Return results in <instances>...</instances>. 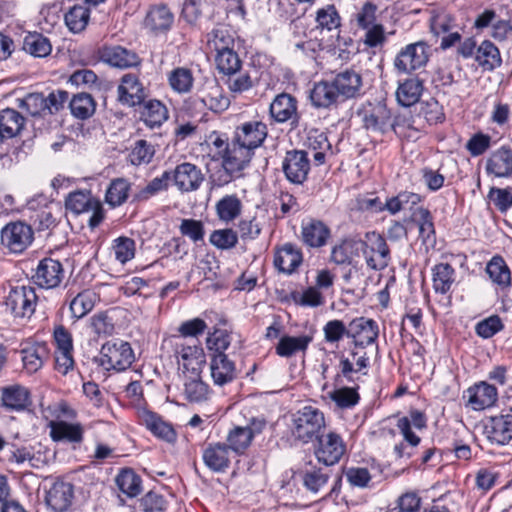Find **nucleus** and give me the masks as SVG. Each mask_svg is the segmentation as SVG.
Instances as JSON below:
<instances>
[{
    "instance_id": "1",
    "label": "nucleus",
    "mask_w": 512,
    "mask_h": 512,
    "mask_svg": "<svg viewBox=\"0 0 512 512\" xmlns=\"http://www.w3.org/2000/svg\"><path fill=\"white\" fill-rule=\"evenodd\" d=\"M359 115L363 127L373 133L385 134L393 130L398 136H405L403 133L404 124L399 118L392 120V115L387 106L382 102L368 103L360 111Z\"/></svg>"
},
{
    "instance_id": "2",
    "label": "nucleus",
    "mask_w": 512,
    "mask_h": 512,
    "mask_svg": "<svg viewBox=\"0 0 512 512\" xmlns=\"http://www.w3.org/2000/svg\"><path fill=\"white\" fill-rule=\"evenodd\" d=\"M173 351L182 375L201 374L205 355L196 339L173 338Z\"/></svg>"
},
{
    "instance_id": "3",
    "label": "nucleus",
    "mask_w": 512,
    "mask_h": 512,
    "mask_svg": "<svg viewBox=\"0 0 512 512\" xmlns=\"http://www.w3.org/2000/svg\"><path fill=\"white\" fill-rule=\"evenodd\" d=\"M324 427V414L316 407L304 406L292 415V434L304 443L317 438Z\"/></svg>"
},
{
    "instance_id": "4",
    "label": "nucleus",
    "mask_w": 512,
    "mask_h": 512,
    "mask_svg": "<svg viewBox=\"0 0 512 512\" xmlns=\"http://www.w3.org/2000/svg\"><path fill=\"white\" fill-rule=\"evenodd\" d=\"M134 352L128 342L108 341L102 345L99 365L105 370L124 371L134 362Z\"/></svg>"
},
{
    "instance_id": "5",
    "label": "nucleus",
    "mask_w": 512,
    "mask_h": 512,
    "mask_svg": "<svg viewBox=\"0 0 512 512\" xmlns=\"http://www.w3.org/2000/svg\"><path fill=\"white\" fill-rule=\"evenodd\" d=\"M430 57V47L424 41L410 43L396 55L393 65L401 74H411L424 68Z\"/></svg>"
},
{
    "instance_id": "6",
    "label": "nucleus",
    "mask_w": 512,
    "mask_h": 512,
    "mask_svg": "<svg viewBox=\"0 0 512 512\" xmlns=\"http://www.w3.org/2000/svg\"><path fill=\"white\" fill-rule=\"evenodd\" d=\"M367 266L373 270H383L390 262V250L385 239L376 232H369L360 242Z\"/></svg>"
},
{
    "instance_id": "7",
    "label": "nucleus",
    "mask_w": 512,
    "mask_h": 512,
    "mask_svg": "<svg viewBox=\"0 0 512 512\" xmlns=\"http://www.w3.org/2000/svg\"><path fill=\"white\" fill-rule=\"evenodd\" d=\"M38 296L31 286H18L10 290L6 306L15 317L30 318L36 309Z\"/></svg>"
},
{
    "instance_id": "8",
    "label": "nucleus",
    "mask_w": 512,
    "mask_h": 512,
    "mask_svg": "<svg viewBox=\"0 0 512 512\" xmlns=\"http://www.w3.org/2000/svg\"><path fill=\"white\" fill-rule=\"evenodd\" d=\"M33 234L26 223L10 222L1 230V244L12 253H21L32 243Z\"/></svg>"
},
{
    "instance_id": "9",
    "label": "nucleus",
    "mask_w": 512,
    "mask_h": 512,
    "mask_svg": "<svg viewBox=\"0 0 512 512\" xmlns=\"http://www.w3.org/2000/svg\"><path fill=\"white\" fill-rule=\"evenodd\" d=\"M317 439L318 443L315 448V455L319 462L327 466L338 463L346 453L345 442L342 437L335 432L318 436Z\"/></svg>"
},
{
    "instance_id": "10",
    "label": "nucleus",
    "mask_w": 512,
    "mask_h": 512,
    "mask_svg": "<svg viewBox=\"0 0 512 512\" xmlns=\"http://www.w3.org/2000/svg\"><path fill=\"white\" fill-rule=\"evenodd\" d=\"M171 181H173L180 192H193L202 185L204 174L195 164L183 162L178 164L171 172Z\"/></svg>"
},
{
    "instance_id": "11",
    "label": "nucleus",
    "mask_w": 512,
    "mask_h": 512,
    "mask_svg": "<svg viewBox=\"0 0 512 512\" xmlns=\"http://www.w3.org/2000/svg\"><path fill=\"white\" fill-rule=\"evenodd\" d=\"M64 277L65 271L60 261L44 258L38 263L33 280L40 288L54 289L59 287Z\"/></svg>"
},
{
    "instance_id": "12",
    "label": "nucleus",
    "mask_w": 512,
    "mask_h": 512,
    "mask_svg": "<svg viewBox=\"0 0 512 512\" xmlns=\"http://www.w3.org/2000/svg\"><path fill=\"white\" fill-rule=\"evenodd\" d=\"M467 406L482 411L495 406L498 401L497 388L485 381L475 383L466 390Z\"/></svg>"
},
{
    "instance_id": "13",
    "label": "nucleus",
    "mask_w": 512,
    "mask_h": 512,
    "mask_svg": "<svg viewBox=\"0 0 512 512\" xmlns=\"http://www.w3.org/2000/svg\"><path fill=\"white\" fill-rule=\"evenodd\" d=\"M286 178L294 184H302L308 176L310 162L307 152L292 150L286 153L282 165Z\"/></svg>"
},
{
    "instance_id": "14",
    "label": "nucleus",
    "mask_w": 512,
    "mask_h": 512,
    "mask_svg": "<svg viewBox=\"0 0 512 512\" xmlns=\"http://www.w3.org/2000/svg\"><path fill=\"white\" fill-rule=\"evenodd\" d=\"M146 97V89L137 75L128 73L121 78L118 86V99L122 104L130 107L141 105Z\"/></svg>"
},
{
    "instance_id": "15",
    "label": "nucleus",
    "mask_w": 512,
    "mask_h": 512,
    "mask_svg": "<svg viewBox=\"0 0 512 512\" xmlns=\"http://www.w3.org/2000/svg\"><path fill=\"white\" fill-rule=\"evenodd\" d=\"M174 24V14L164 4L150 7L144 19V27L154 36L167 34Z\"/></svg>"
},
{
    "instance_id": "16",
    "label": "nucleus",
    "mask_w": 512,
    "mask_h": 512,
    "mask_svg": "<svg viewBox=\"0 0 512 512\" xmlns=\"http://www.w3.org/2000/svg\"><path fill=\"white\" fill-rule=\"evenodd\" d=\"M297 100L288 93L277 95L269 106V114L277 123L291 121V124L297 125L299 115L297 111Z\"/></svg>"
},
{
    "instance_id": "17",
    "label": "nucleus",
    "mask_w": 512,
    "mask_h": 512,
    "mask_svg": "<svg viewBox=\"0 0 512 512\" xmlns=\"http://www.w3.org/2000/svg\"><path fill=\"white\" fill-rule=\"evenodd\" d=\"M99 55L104 63L120 69L135 67L141 63L137 53L119 45L104 46Z\"/></svg>"
},
{
    "instance_id": "18",
    "label": "nucleus",
    "mask_w": 512,
    "mask_h": 512,
    "mask_svg": "<svg viewBox=\"0 0 512 512\" xmlns=\"http://www.w3.org/2000/svg\"><path fill=\"white\" fill-rule=\"evenodd\" d=\"M268 134L267 125L262 121H249L236 127L234 138L243 146L254 151L262 145Z\"/></svg>"
},
{
    "instance_id": "19",
    "label": "nucleus",
    "mask_w": 512,
    "mask_h": 512,
    "mask_svg": "<svg viewBox=\"0 0 512 512\" xmlns=\"http://www.w3.org/2000/svg\"><path fill=\"white\" fill-rule=\"evenodd\" d=\"M485 170L488 175L496 178L512 176V148L503 145L494 150L486 160Z\"/></svg>"
},
{
    "instance_id": "20",
    "label": "nucleus",
    "mask_w": 512,
    "mask_h": 512,
    "mask_svg": "<svg viewBox=\"0 0 512 512\" xmlns=\"http://www.w3.org/2000/svg\"><path fill=\"white\" fill-rule=\"evenodd\" d=\"M379 329L373 319L358 317L348 325V338H352L356 345L365 347L376 341Z\"/></svg>"
},
{
    "instance_id": "21",
    "label": "nucleus",
    "mask_w": 512,
    "mask_h": 512,
    "mask_svg": "<svg viewBox=\"0 0 512 512\" xmlns=\"http://www.w3.org/2000/svg\"><path fill=\"white\" fill-rule=\"evenodd\" d=\"M202 459L211 471L222 473L230 466L231 451L225 443H210L203 450Z\"/></svg>"
},
{
    "instance_id": "22",
    "label": "nucleus",
    "mask_w": 512,
    "mask_h": 512,
    "mask_svg": "<svg viewBox=\"0 0 512 512\" xmlns=\"http://www.w3.org/2000/svg\"><path fill=\"white\" fill-rule=\"evenodd\" d=\"M139 420L155 437L168 443L176 441L177 434L174 428L171 424L164 421L160 415L143 409L139 411Z\"/></svg>"
},
{
    "instance_id": "23",
    "label": "nucleus",
    "mask_w": 512,
    "mask_h": 512,
    "mask_svg": "<svg viewBox=\"0 0 512 512\" xmlns=\"http://www.w3.org/2000/svg\"><path fill=\"white\" fill-rule=\"evenodd\" d=\"M485 432L491 443L508 444L512 439V415L491 417L485 425Z\"/></svg>"
},
{
    "instance_id": "24",
    "label": "nucleus",
    "mask_w": 512,
    "mask_h": 512,
    "mask_svg": "<svg viewBox=\"0 0 512 512\" xmlns=\"http://www.w3.org/2000/svg\"><path fill=\"white\" fill-rule=\"evenodd\" d=\"M253 150L243 146L235 138L225 148L223 162L226 170L230 172H238L245 168L250 162Z\"/></svg>"
},
{
    "instance_id": "25",
    "label": "nucleus",
    "mask_w": 512,
    "mask_h": 512,
    "mask_svg": "<svg viewBox=\"0 0 512 512\" xmlns=\"http://www.w3.org/2000/svg\"><path fill=\"white\" fill-rule=\"evenodd\" d=\"M74 497L73 485L64 481H56L46 494V503L56 512L66 511Z\"/></svg>"
},
{
    "instance_id": "26",
    "label": "nucleus",
    "mask_w": 512,
    "mask_h": 512,
    "mask_svg": "<svg viewBox=\"0 0 512 512\" xmlns=\"http://www.w3.org/2000/svg\"><path fill=\"white\" fill-rule=\"evenodd\" d=\"M1 401L3 407L9 411H23L31 404L30 391L19 384L4 387Z\"/></svg>"
},
{
    "instance_id": "27",
    "label": "nucleus",
    "mask_w": 512,
    "mask_h": 512,
    "mask_svg": "<svg viewBox=\"0 0 512 512\" xmlns=\"http://www.w3.org/2000/svg\"><path fill=\"white\" fill-rule=\"evenodd\" d=\"M310 99L313 106L317 108H329L343 101L334 80L332 82L320 81L316 83L311 90Z\"/></svg>"
},
{
    "instance_id": "28",
    "label": "nucleus",
    "mask_w": 512,
    "mask_h": 512,
    "mask_svg": "<svg viewBox=\"0 0 512 512\" xmlns=\"http://www.w3.org/2000/svg\"><path fill=\"white\" fill-rule=\"evenodd\" d=\"M199 97L201 103L214 113H222L230 106L229 98L215 81L207 83Z\"/></svg>"
},
{
    "instance_id": "29",
    "label": "nucleus",
    "mask_w": 512,
    "mask_h": 512,
    "mask_svg": "<svg viewBox=\"0 0 512 512\" xmlns=\"http://www.w3.org/2000/svg\"><path fill=\"white\" fill-rule=\"evenodd\" d=\"M303 255L301 250L292 243L284 244L275 254V267L285 273H293L302 263Z\"/></svg>"
},
{
    "instance_id": "30",
    "label": "nucleus",
    "mask_w": 512,
    "mask_h": 512,
    "mask_svg": "<svg viewBox=\"0 0 512 512\" xmlns=\"http://www.w3.org/2000/svg\"><path fill=\"white\" fill-rule=\"evenodd\" d=\"M210 372L213 382L219 386L231 382L236 376L235 364L225 353L213 354L210 360Z\"/></svg>"
},
{
    "instance_id": "31",
    "label": "nucleus",
    "mask_w": 512,
    "mask_h": 512,
    "mask_svg": "<svg viewBox=\"0 0 512 512\" xmlns=\"http://www.w3.org/2000/svg\"><path fill=\"white\" fill-rule=\"evenodd\" d=\"M396 426L407 444L416 447L420 443V437L412 431V427L423 429L426 426V417L422 412L413 410L410 412L409 417L398 418Z\"/></svg>"
},
{
    "instance_id": "32",
    "label": "nucleus",
    "mask_w": 512,
    "mask_h": 512,
    "mask_svg": "<svg viewBox=\"0 0 512 512\" xmlns=\"http://www.w3.org/2000/svg\"><path fill=\"white\" fill-rule=\"evenodd\" d=\"M301 236L307 246L319 248L327 243L330 229L322 221L312 219L302 224Z\"/></svg>"
},
{
    "instance_id": "33",
    "label": "nucleus",
    "mask_w": 512,
    "mask_h": 512,
    "mask_svg": "<svg viewBox=\"0 0 512 512\" xmlns=\"http://www.w3.org/2000/svg\"><path fill=\"white\" fill-rule=\"evenodd\" d=\"M424 84L418 77L408 78L399 83L396 90V99L403 107L416 104L423 93Z\"/></svg>"
},
{
    "instance_id": "34",
    "label": "nucleus",
    "mask_w": 512,
    "mask_h": 512,
    "mask_svg": "<svg viewBox=\"0 0 512 512\" xmlns=\"http://www.w3.org/2000/svg\"><path fill=\"white\" fill-rule=\"evenodd\" d=\"M24 126L23 116L14 109L0 111V143L17 136Z\"/></svg>"
},
{
    "instance_id": "35",
    "label": "nucleus",
    "mask_w": 512,
    "mask_h": 512,
    "mask_svg": "<svg viewBox=\"0 0 512 512\" xmlns=\"http://www.w3.org/2000/svg\"><path fill=\"white\" fill-rule=\"evenodd\" d=\"M335 85L343 99L353 98L360 93L362 78L353 70H346L334 78Z\"/></svg>"
},
{
    "instance_id": "36",
    "label": "nucleus",
    "mask_w": 512,
    "mask_h": 512,
    "mask_svg": "<svg viewBox=\"0 0 512 512\" xmlns=\"http://www.w3.org/2000/svg\"><path fill=\"white\" fill-rule=\"evenodd\" d=\"M455 269L448 263H440L432 268V286L435 293L447 294L455 282Z\"/></svg>"
},
{
    "instance_id": "37",
    "label": "nucleus",
    "mask_w": 512,
    "mask_h": 512,
    "mask_svg": "<svg viewBox=\"0 0 512 512\" xmlns=\"http://www.w3.org/2000/svg\"><path fill=\"white\" fill-rule=\"evenodd\" d=\"M50 426V436L54 441L81 442L83 438V428L80 424H71L64 421H52Z\"/></svg>"
},
{
    "instance_id": "38",
    "label": "nucleus",
    "mask_w": 512,
    "mask_h": 512,
    "mask_svg": "<svg viewBox=\"0 0 512 512\" xmlns=\"http://www.w3.org/2000/svg\"><path fill=\"white\" fill-rule=\"evenodd\" d=\"M305 145L313 152V158L317 165L325 162L326 153L331 150V144L326 134L317 129H311L307 134Z\"/></svg>"
},
{
    "instance_id": "39",
    "label": "nucleus",
    "mask_w": 512,
    "mask_h": 512,
    "mask_svg": "<svg viewBox=\"0 0 512 512\" xmlns=\"http://www.w3.org/2000/svg\"><path fill=\"white\" fill-rule=\"evenodd\" d=\"M218 219L230 223L238 218L242 211V202L236 194L225 195L215 205Z\"/></svg>"
},
{
    "instance_id": "40",
    "label": "nucleus",
    "mask_w": 512,
    "mask_h": 512,
    "mask_svg": "<svg viewBox=\"0 0 512 512\" xmlns=\"http://www.w3.org/2000/svg\"><path fill=\"white\" fill-rule=\"evenodd\" d=\"M312 337L308 335L283 336L276 346V354L280 357H291L298 352H304L308 348Z\"/></svg>"
},
{
    "instance_id": "41",
    "label": "nucleus",
    "mask_w": 512,
    "mask_h": 512,
    "mask_svg": "<svg viewBox=\"0 0 512 512\" xmlns=\"http://www.w3.org/2000/svg\"><path fill=\"white\" fill-rule=\"evenodd\" d=\"M142 104L141 119L148 127H159L168 119L167 108L160 101L149 100Z\"/></svg>"
},
{
    "instance_id": "42",
    "label": "nucleus",
    "mask_w": 512,
    "mask_h": 512,
    "mask_svg": "<svg viewBox=\"0 0 512 512\" xmlns=\"http://www.w3.org/2000/svg\"><path fill=\"white\" fill-rule=\"evenodd\" d=\"M475 60L483 70L491 71L501 65L499 49L490 41H483L475 52Z\"/></svg>"
},
{
    "instance_id": "43",
    "label": "nucleus",
    "mask_w": 512,
    "mask_h": 512,
    "mask_svg": "<svg viewBox=\"0 0 512 512\" xmlns=\"http://www.w3.org/2000/svg\"><path fill=\"white\" fill-rule=\"evenodd\" d=\"M253 438L254 431L251 427L237 426L229 431L227 435V446L231 452L240 455L243 454L245 450L250 446Z\"/></svg>"
},
{
    "instance_id": "44",
    "label": "nucleus",
    "mask_w": 512,
    "mask_h": 512,
    "mask_svg": "<svg viewBox=\"0 0 512 512\" xmlns=\"http://www.w3.org/2000/svg\"><path fill=\"white\" fill-rule=\"evenodd\" d=\"M97 299V294L90 289L79 292L69 304L72 317L80 319L86 316L94 308Z\"/></svg>"
},
{
    "instance_id": "45",
    "label": "nucleus",
    "mask_w": 512,
    "mask_h": 512,
    "mask_svg": "<svg viewBox=\"0 0 512 512\" xmlns=\"http://www.w3.org/2000/svg\"><path fill=\"white\" fill-rule=\"evenodd\" d=\"M184 377V394L190 402H203L208 399L209 387L201 380L200 374H187Z\"/></svg>"
},
{
    "instance_id": "46",
    "label": "nucleus",
    "mask_w": 512,
    "mask_h": 512,
    "mask_svg": "<svg viewBox=\"0 0 512 512\" xmlns=\"http://www.w3.org/2000/svg\"><path fill=\"white\" fill-rule=\"evenodd\" d=\"M171 181V172L164 171L160 176L150 180L135 194V199L140 202L148 201L157 194L167 191Z\"/></svg>"
},
{
    "instance_id": "47",
    "label": "nucleus",
    "mask_w": 512,
    "mask_h": 512,
    "mask_svg": "<svg viewBox=\"0 0 512 512\" xmlns=\"http://www.w3.org/2000/svg\"><path fill=\"white\" fill-rule=\"evenodd\" d=\"M23 50L34 57L43 58L51 53L52 46L48 38L35 32L25 36Z\"/></svg>"
},
{
    "instance_id": "48",
    "label": "nucleus",
    "mask_w": 512,
    "mask_h": 512,
    "mask_svg": "<svg viewBox=\"0 0 512 512\" xmlns=\"http://www.w3.org/2000/svg\"><path fill=\"white\" fill-rule=\"evenodd\" d=\"M168 83L173 91L180 94L188 93L194 83L192 71L185 67H177L169 72Z\"/></svg>"
},
{
    "instance_id": "49",
    "label": "nucleus",
    "mask_w": 512,
    "mask_h": 512,
    "mask_svg": "<svg viewBox=\"0 0 512 512\" xmlns=\"http://www.w3.org/2000/svg\"><path fill=\"white\" fill-rule=\"evenodd\" d=\"M130 191V183L124 178L113 179L105 194V201L111 207L122 205L128 198Z\"/></svg>"
},
{
    "instance_id": "50",
    "label": "nucleus",
    "mask_w": 512,
    "mask_h": 512,
    "mask_svg": "<svg viewBox=\"0 0 512 512\" xmlns=\"http://www.w3.org/2000/svg\"><path fill=\"white\" fill-rule=\"evenodd\" d=\"M96 201L89 191H75L67 196L65 206L74 214H81L89 212Z\"/></svg>"
},
{
    "instance_id": "51",
    "label": "nucleus",
    "mask_w": 512,
    "mask_h": 512,
    "mask_svg": "<svg viewBox=\"0 0 512 512\" xmlns=\"http://www.w3.org/2000/svg\"><path fill=\"white\" fill-rule=\"evenodd\" d=\"M486 272L492 282L499 286L506 287L511 283L510 270L501 257H493L487 264Z\"/></svg>"
},
{
    "instance_id": "52",
    "label": "nucleus",
    "mask_w": 512,
    "mask_h": 512,
    "mask_svg": "<svg viewBox=\"0 0 512 512\" xmlns=\"http://www.w3.org/2000/svg\"><path fill=\"white\" fill-rule=\"evenodd\" d=\"M357 251L358 243L346 239L332 247L330 260L336 265L351 264Z\"/></svg>"
},
{
    "instance_id": "53",
    "label": "nucleus",
    "mask_w": 512,
    "mask_h": 512,
    "mask_svg": "<svg viewBox=\"0 0 512 512\" xmlns=\"http://www.w3.org/2000/svg\"><path fill=\"white\" fill-rule=\"evenodd\" d=\"M90 11L88 8L76 5L65 14V23L68 29L73 33L83 31L88 25Z\"/></svg>"
},
{
    "instance_id": "54",
    "label": "nucleus",
    "mask_w": 512,
    "mask_h": 512,
    "mask_svg": "<svg viewBox=\"0 0 512 512\" xmlns=\"http://www.w3.org/2000/svg\"><path fill=\"white\" fill-rule=\"evenodd\" d=\"M116 484L129 497L137 496L142 489L140 477L131 469L122 470L116 477Z\"/></svg>"
},
{
    "instance_id": "55",
    "label": "nucleus",
    "mask_w": 512,
    "mask_h": 512,
    "mask_svg": "<svg viewBox=\"0 0 512 512\" xmlns=\"http://www.w3.org/2000/svg\"><path fill=\"white\" fill-rule=\"evenodd\" d=\"M71 113L79 118L86 119L95 111V103L90 94L79 93L74 95L69 103Z\"/></svg>"
},
{
    "instance_id": "56",
    "label": "nucleus",
    "mask_w": 512,
    "mask_h": 512,
    "mask_svg": "<svg viewBox=\"0 0 512 512\" xmlns=\"http://www.w3.org/2000/svg\"><path fill=\"white\" fill-rule=\"evenodd\" d=\"M208 45L219 53L234 48V38L226 27H216L208 34Z\"/></svg>"
},
{
    "instance_id": "57",
    "label": "nucleus",
    "mask_w": 512,
    "mask_h": 512,
    "mask_svg": "<svg viewBox=\"0 0 512 512\" xmlns=\"http://www.w3.org/2000/svg\"><path fill=\"white\" fill-rule=\"evenodd\" d=\"M330 399L341 409H349L358 404L360 396L355 387H341L329 393Z\"/></svg>"
},
{
    "instance_id": "58",
    "label": "nucleus",
    "mask_w": 512,
    "mask_h": 512,
    "mask_svg": "<svg viewBox=\"0 0 512 512\" xmlns=\"http://www.w3.org/2000/svg\"><path fill=\"white\" fill-rule=\"evenodd\" d=\"M45 352V348L40 345H34L22 349L21 353L24 368L29 373L38 371L43 365V357Z\"/></svg>"
},
{
    "instance_id": "59",
    "label": "nucleus",
    "mask_w": 512,
    "mask_h": 512,
    "mask_svg": "<svg viewBox=\"0 0 512 512\" xmlns=\"http://www.w3.org/2000/svg\"><path fill=\"white\" fill-rule=\"evenodd\" d=\"M215 60L219 71L226 75L238 72L241 67V61L234 48L216 53Z\"/></svg>"
},
{
    "instance_id": "60",
    "label": "nucleus",
    "mask_w": 512,
    "mask_h": 512,
    "mask_svg": "<svg viewBox=\"0 0 512 512\" xmlns=\"http://www.w3.org/2000/svg\"><path fill=\"white\" fill-rule=\"evenodd\" d=\"M155 154L154 147L146 140H138L135 142L134 147L129 153V160L131 164L139 166L148 164Z\"/></svg>"
},
{
    "instance_id": "61",
    "label": "nucleus",
    "mask_w": 512,
    "mask_h": 512,
    "mask_svg": "<svg viewBox=\"0 0 512 512\" xmlns=\"http://www.w3.org/2000/svg\"><path fill=\"white\" fill-rule=\"evenodd\" d=\"M209 241L218 249L228 250L236 246L238 236L237 233L230 228L218 229L211 233Z\"/></svg>"
},
{
    "instance_id": "62",
    "label": "nucleus",
    "mask_w": 512,
    "mask_h": 512,
    "mask_svg": "<svg viewBox=\"0 0 512 512\" xmlns=\"http://www.w3.org/2000/svg\"><path fill=\"white\" fill-rule=\"evenodd\" d=\"M113 250L115 258L125 264L135 256V241L129 237H118L114 240Z\"/></svg>"
},
{
    "instance_id": "63",
    "label": "nucleus",
    "mask_w": 512,
    "mask_h": 512,
    "mask_svg": "<svg viewBox=\"0 0 512 512\" xmlns=\"http://www.w3.org/2000/svg\"><path fill=\"white\" fill-rule=\"evenodd\" d=\"M316 21L318 26L332 30L340 26V16L333 5H328L317 11Z\"/></svg>"
},
{
    "instance_id": "64",
    "label": "nucleus",
    "mask_w": 512,
    "mask_h": 512,
    "mask_svg": "<svg viewBox=\"0 0 512 512\" xmlns=\"http://www.w3.org/2000/svg\"><path fill=\"white\" fill-rule=\"evenodd\" d=\"M90 326L98 336H109L114 332L112 318L106 312H99L90 318Z\"/></svg>"
}]
</instances>
